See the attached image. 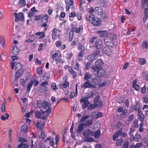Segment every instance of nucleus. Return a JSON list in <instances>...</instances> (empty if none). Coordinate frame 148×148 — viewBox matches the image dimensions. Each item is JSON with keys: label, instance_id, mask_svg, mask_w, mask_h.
I'll return each instance as SVG.
<instances>
[{"label": "nucleus", "instance_id": "nucleus-1", "mask_svg": "<svg viewBox=\"0 0 148 148\" xmlns=\"http://www.w3.org/2000/svg\"><path fill=\"white\" fill-rule=\"evenodd\" d=\"M38 107L40 109L39 111H38V118L43 120L47 119V117L51 113V104L48 102L44 101H38Z\"/></svg>", "mask_w": 148, "mask_h": 148}, {"label": "nucleus", "instance_id": "nucleus-2", "mask_svg": "<svg viewBox=\"0 0 148 148\" xmlns=\"http://www.w3.org/2000/svg\"><path fill=\"white\" fill-rule=\"evenodd\" d=\"M86 17L87 21L94 26H99L101 25L100 19L98 18H95L93 14H89L88 15L87 14Z\"/></svg>", "mask_w": 148, "mask_h": 148}, {"label": "nucleus", "instance_id": "nucleus-3", "mask_svg": "<svg viewBox=\"0 0 148 148\" xmlns=\"http://www.w3.org/2000/svg\"><path fill=\"white\" fill-rule=\"evenodd\" d=\"M91 69L92 70V72L95 75H97V76L103 77L106 74V71L104 69L102 68L101 69L97 68L94 67H91Z\"/></svg>", "mask_w": 148, "mask_h": 148}, {"label": "nucleus", "instance_id": "nucleus-4", "mask_svg": "<svg viewBox=\"0 0 148 148\" xmlns=\"http://www.w3.org/2000/svg\"><path fill=\"white\" fill-rule=\"evenodd\" d=\"M14 15L15 17L14 21L16 22H18L20 20L23 21L24 19V16L22 12H19L17 13L16 12L14 13Z\"/></svg>", "mask_w": 148, "mask_h": 148}, {"label": "nucleus", "instance_id": "nucleus-5", "mask_svg": "<svg viewBox=\"0 0 148 148\" xmlns=\"http://www.w3.org/2000/svg\"><path fill=\"white\" fill-rule=\"evenodd\" d=\"M99 54V51H97L93 54L89 55L87 58V59L90 62H92L97 59Z\"/></svg>", "mask_w": 148, "mask_h": 148}, {"label": "nucleus", "instance_id": "nucleus-6", "mask_svg": "<svg viewBox=\"0 0 148 148\" xmlns=\"http://www.w3.org/2000/svg\"><path fill=\"white\" fill-rule=\"evenodd\" d=\"M134 105V110L135 111H137L138 114L140 115L141 112V107L140 103L138 101H136Z\"/></svg>", "mask_w": 148, "mask_h": 148}, {"label": "nucleus", "instance_id": "nucleus-7", "mask_svg": "<svg viewBox=\"0 0 148 148\" xmlns=\"http://www.w3.org/2000/svg\"><path fill=\"white\" fill-rule=\"evenodd\" d=\"M63 79H64V81H65L64 84H60L58 86L60 88L62 89H64V88H66L67 87H69V83L67 82L68 80L67 77L66 76L63 78Z\"/></svg>", "mask_w": 148, "mask_h": 148}, {"label": "nucleus", "instance_id": "nucleus-8", "mask_svg": "<svg viewBox=\"0 0 148 148\" xmlns=\"http://www.w3.org/2000/svg\"><path fill=\"white\" fill-rule=\"evenodd\" d=\"M99 96H97L94 100V103L97 106L99 107H100L102 106L103 105V103L102 100L100 99Z\"/></svg>", "mask_w": 148, "mask_h": 148}, {"label": "nucleus", "instance_id": "nucleus-9", "mask_svg": "<svg viewBox=\"0 0 148 148\" xmlns=\"http://www.w3.org/2000/svg\"><path fill=\"white\" fill-rule=\"evenodd\" d=\"M103 62L101 59L97 60L95 62V66H93L92 67H94L97 68L101 69L102 68V66L103 64Z\"/></svg>", "mask_w": 148, "mask_h": 148}, {"label": "nucleus", "instance_id": "nucleus-10", "mask_svg": "<svg viewBox=\"0 0 148 148\" xmlns=\"http://www.w3.org/2000/svg\"><path fill=\"white\" fill-rule=\"evenodd\" d=\"M83 88H96L95 85L92 84L91 82H89V81H86L84 83L82 86Z\"/></svg>", "mask_w": 148, "mask_h": 148}, {"label": "nucleus", "instance_id": "nucleus-11", "mask_svg": "<svg viewBox=\"0 0 148 148\" xmlns=\"http://www.w3.org/2000/svg\"><path fill=\"white\" fill-rule=\"evenodd\" d=\"M104 41L107 46L109 47H112L113 46V42L110 39L108 38V36L105 38Z\"/></svg>", "mask_w": 148, "mask_h": 148}, {"label": "nucleus", "instance_id": "nucleus-12", "mask_svg": "<svg viewBox=\"0 0 148 148\" xmlns=\"http://www.w3.org/2000/svg\"><path fill=\"white\" fill-rule=\"evenodd\" d=\"M95 45L97 49H100L102 47V41L100 39L97 40L95 42Z\"/></svg>", "mask_w": 148, "mask_h": 148}, {"label": "nucleus", "instance_id": "nucleus-13", "mask_svg": "<svg viewBox=\"0 0 148 148\" xmlns=\"http://www.w3.org/2000/svg\"><path fill=\"white\" fill-rule=\"evenodd\" d=\"M101 80V78L98 76H96L93 78L92 80L93 83L95 85H99L100 84Z\"/></svg>", "mask_w": 148, "mask_h": 148}, {"label": "nucleus", "instance_id": "nucleus-14", "mask_svg": "<svg viewBox=\"0 0 148 148\" xmlns=\"http://www.w3.org/2000/svg\"><path fill=\"white\" fill-rule=\"evenodd\" d=\"M65 2L66 5V9L68 10L70 9L71 6L73 5V0H65Z\"/></svg>", "mask_w": 148, "mask_h": 148}, {"label": "nucleus", "instance_id": "nucleus-15", "mask_svg": "<svg viewBox=\"0 0 148 148\" xmlns=\"http://www.w3.org/2000/svg\"><path fill=\"white\" fill-rule=\"evenodd\" d=\"M109 47L107 46V47H105L103 49V52L105 53L108 56H110L112 53V51L109 48Z\"/></svg>", "mask_w": 148, "mask_h": 148}, {"label": "nucleus", "instance_id": "nucleus-16", "mask_svg": "<svg viewBox=\"0 0 148 148\" xmlns=\"http://www.w3.org/2000/svg\"><path fill=\"white\" fill-rule=\"evenodd\" d=\"M85 53V51L84 50H82L79 53L77 57L78 60L79 61L83 60L84 55Z\"/></svg>", "mask_w": 148, "mask_h": 148}, {"label": "nucleus", "instance_id": "nucleus-17", "mask_svg": "<svg viewBox=\"0 0 148 148\" xmlns=\"http://www.w3.org/2000/svg\"><path fill=\"white\" fill-rule=\"evenodd\" d=\"M77 95V84H76L75 87V92L72 91L70 93L69 96L71 99L76 97Z\"/></svg>", "mask_w": 148, "mask_h": 148}, {"label": "nucleus", "instance_id": "nucleus-18", "mask_svg": "<svg viewBox=\"0 0 148 148\" xmlns=\"http://www.w3.org/2000/svg\"><path fill=\"white\" fill-rule=\"evenodd\" d=\"M68 71L73 76V78H75L77 75V73L71 67H68Z\"/></svg>", "mask_w": 148, "mask_h": 148}, {"label": "nucleus", "instance_id": "nucleus-19", "mask_svg": "<svg viewBox=\"0 0 148 148\" xmlns=\"http://www.w3.org/2000/svg\"><path fill=\"white\" fill-rule=\"evenodd\" d=\"M97 33L99 34V36L101 37H105L108 35V33L106 31H98Z\"/></svg>", "mask_w": 148, "mask_h": 148}, {"label": "nucleus", "instance_id": "nucleus-20", "mask_svg": "<svg viewBox=\"0 0 148 148\" xmlns=\"http://www.w3.org/2000/svg\"><path fill=\"white\" fill-rule=\"evenodd\" d=\"M92 132L91 130H84L83 132L84 136L85 137L88 136H92Z\"/></svg>", "mask_w": 148, "mask_h": 148}, {"label": "nucleus", "instance_id": "nucleus-21", "mask_svg": "<svg viewBox=\"0 0 148 148\" xmlns=\"http://www.w3.org/2000/svg\"><path fill=\"white\" fill-rule=\"evenodd\" d=\"M95 11L96 14L99 15H101L103 13V11L101 7H97L95 8Z\"/></svg>", "mask_w": 148, "mask_h": 148}, {"label": "nucleus", "instance_id": "nucleus-22", "mask_svg": "<svg viewBox=\"0 0 148 148\" xmlns=\"http://www.w3.org/2000/svg\"><path fill=\"white\" fill-rule=\"evenodd\" d=\"M92 136H94L96 139H98L100 136L101 131L100 130H98L97 131L92 132Z\"/></svg>", "mask_w": 148, "mask_h": 148}, {"label": "nucleus", "instance_id": "nucleus-23", "mask_svg": "<svg viewBox=\"0 0 148 148\" xmlns=\"http://www.w3.org/2000/svg\"><path fill=\"white\" fill-rule=\"evenodd\" d=\"M19 52V51L15 45H14L12 49V53L13 55L16 56Z\"/></svg>", "mask_w": 148, "mask_h": 148}, {"label": "nucleus", "instance_id": "nucleus-24", "mask_svg": "<svg viewBox=\"0 0 148 148\" xmlns=\"http://www.w3.org/2000/svg\"><path fill=\"white\" fill-rule=\"evenodd\" d=\"M138 80L137 79L134 80L132 83L133 87L135 90H138L140 89V86L139 85L136 84Z\"/></svg>", "mask_w": 148, "mask_h": 148}, {"label": "nucleus", "instance_id": "nucleus-25", "mask_svg": "<svg viewBox=\"0 0 148 148\" xmlns=\"http://www.w3.org/2000/svg\"><path fill=\"white\" fill-rule=\"evenodd\" d=\"M22 68V66L21 64L19 63H17L15 66V69L16 71H21Z\"/></svg>", "mask_w": 148, "mask_h": 148}, {"label": "nucleus", "instance_id": "nucleus-26", "mask_svg": "<svg viewBox=\"0 0 148 148\" xmlns=\"http://www.w3.org/2000/svg\"><path fill=\"white\" fill-rule=\"evenodd\" d=\"M38 36H39V38L40 39H42L45 36V32H38Z\"/></svg>", "mask_w": 148, "mask_h": 148}, {"label": "nucleus", "instance_id": "nucleus-27", "mask_svg": "<svg viewBox=\"0 0 148 148\" xmlns=\"http://www.w3.org/2000/svg\"><path fill=\"white\" fill-rule=\"evenodd\" d=\"M44 120L40 122H38V128L42 130L44 126Z\"/></svg>", "mask_w": 148, "mask_h": 148}, {"label": "nucleus", "instance_id": "nucleus-28", "mask_svg": "<svg viewBox=\"0 0 148 148\" xmlns=\"http://www.w3.org/2000/svg\"><path fill=\"white\" fill-rule=\"evenodd\" d=\"M108 38L110 39L113 42L114 40H115L117 38V35L116 34H109L108 36Z\"/></svg>", "mask_w": 148, "mask_h": 148}, {"label": "nucleus", "instance_id": "nucleus-29", "mask_svg": "<svg viewBox=\"0 0 148 148\" xmlns=\"http://www.w3.org/2000/svg\"><path fill=\"white\" fill-rule=\"evenodd\" d=\"M92 77L91 75L89 73H86L84 76V79L86 81H88V80Z\"/></svg>", "mask_w": 148, "mask_h": 148}, {"label": "nucleus", "instance_id": "nucleus-30", "mask_svg": "<svg viewBox=\"0 0 148 148\" xmlns=\"http://www.w3.org/2000/svg\"><path fill=\"white\" fill-rule=\"evenodd\" d=\"M134 131V130H130V132L129 133L130 135H131L130 138V140L132 142L135 141L136 140L135 137L133 136V135Z\"/></svg>", "mask_w": 148, "mask_h": 148}, {"label": "nucleus", "instance_id": "nucleus-31", "mask_svg": "<svg viewBox=\"0 0 148 148\" xmlns=\"http://www.w3.org/2000/svg\"><path fill=\"white\" fill-rule=\"evenodd\" d=\"M34 82L33 81H31L27 85V92H29L31 89V88L32 86V85L33 84Z\"/></svg>", "mask_w": 148, "mask_h": 148}, {"label": "nucleus", "instance_id": "nucleus-32", "mask_svg": "<svg viewBox=\"0 0 148 148\" xmlns=\"http://www.w3.org/2000/svg\"><path fill=\"white\" fill-rule=\"evenodd\" d=\"M94 139L92 137H85L84 139V140L85 142H90L94 141Z\"/></svg>", "mask_w": 148, "mask_h": 148}, {"label": "nucleus", "instance_id": "nucleus-33", "mask_svg": "<svg viewBox=\"0 0 148 148\" xmlns=\"http://www.w3.org/2000/svg\"><path fill=\"white\" fill-rule=\"evenodd\" d=\"M0 43L2 47L4 48L5 46V41L4 38L2 36H0Z\"/></svg>", "mask_w": 148, "mask_h": 148}, {"label": "nucleus", "instance_id": "nucleus-34", "mask_svg": "<svg viewBox=\"0 0 148 148\" xmlns=\"http://www.w3.org/2000/svg\"><path fill=\"white\" fill-rule=\"evenodd\" d=\"M142 47L143 49H147L148 47V43L147 40H145L143 42Z\"/></svg>", "mask_w": 148, "mask_h": 148}, {"label": "nucleus", "instance_id": "nucleus-35", "mask_svg": "<svg viewBox=\"0 0 148 148\" xmlns=\"http://www.w3.org/2000/svg\"><path fill=\"white\" fill-rule=\"evenodd\" d=\"M48 18V16L47 14H45L44 16L42 19V23H47Z\"/></svg>", "mask_w": 148, "mask_h": 148}, {"label": "nucleus", "instance_id": "nucleus-36", "mask_svg": "<svg viewBox=\"0 0 148 148\" xmlns=\"http://www.w3.org/2000/svg\"><path fill=\"white\" fill-rule=\"evenodd\" d=\"M141 2L142 3V7H144L148 5V0H141Z\"/></svg>", "mask_w": 148, "mask_h": 148}, {"label": "nucleus", "instance_id": "nucleus-37", "mask_svg": "<svg viewBox=\"0 0 148 148\" xmlns=\"http://www.w3.org/2000/svg\"><path fill=\"white\" fill-rule=\"evenodd\" d=\"M139 62L140 65H143L146 62V60L144 58H139Z\"/></svg>", "mask_w": 148, "mask_h": 148}, {"label": "nucleus", "instance_id": "nucleus-38", "mask_svg": "<svg viewBox=\"0 0 148 148\" xmlns=\"http://www.w3.org/2000/svg\"><path fill=\"white\" fill-rule=\"evenodd\" d=\"M92 121L91 120L89 119L85 121L84 123L85 127L88 126L92 124Z\"/></svg>", "mask_w": 148, "mask_h": 148}, {"label": "nucleus", "instance_id": "nucleus-39", "mask_svg": "<svg viewBox=\"0 0 148 148\" xmlns=\"http://www.w3.org/2000/svg\"><path fill=\"white\" fill-rule=\"evenodd\" d=\"M51 86L52 89L53 90H56L58 89V88L56 86V84L55 83H51Z\"/></svg>", "mask_w": 148, "mask_h": 148}, {"label": "nucleus", "instance_id": "nucleus-40", "mask_svg": "<svg viewBox=\"0 0 148 148\" xmlns=\"http://www.w3.org/2000/svg\"><path fill=\"white\" fill-rule=\"evenodd\" d=\"M26 0H19V3L23 7H24L26 4Z\"/></svg>", "mask_w": 148, "mask_h": 148}, {"label": "nucleus", "instance_id": "nucleus-41", "mask_svg": "<svg viewBox=\"0 0 148 148\" xmlns=\"http://www.w3.org/2000/svg\"><path fill=\"white\" fill-rule=\"evenodd\" d=\"M119 130L116 132L115 134L113 135V140L114 141H115L116 139L118 138L119 136H120V134H119Z\"/></svg>", "mask_w": 148, "mask_h": 148}, {"label": "nucleus", "instance_id": "nucleus-42", "mask_svg": "<svg viewBox=\"0 0 148 148\" xmlns=\"http://www.w3.org/2000/svg\"><path fill=\"white\" fill-rule=\"evenodd\" d=\"M97 107V106L94 103V104H90L88 107V109L89 110H92L95 109Z\"/></svg>", "mask_w": 148, "mask_h": 148}, {"label": "nucleus", "instance_id": "nucleus-43", "mask_svg": "<svg viewBox=\"0 0 148 148\" xmlns=\"http://www.w3.org/2000/svg\"><path fill=\"white\" fill-rule=\"evenodd\" d=\"M5 115L6 116V117L4 115H2L1 117V119L3 121H5L6 119H8L9 115L8 113H5Z\"/></svg>", "mask_w": 148, "mask_h": 148}, {"label": "nucleus", "instance_id": "nucleus-44", "mask_svg": "<svg viewBox=\"0 0 148 148\" xmlns=\"http://www.w3.org/2000/svg\"><path fill=\"white\" fill-rule=\"evenodd\" d=\"M143 145L142 143H137L136 145H132V146H133L134 148H139L140 147Z\"/></svg>", "mask_w": 148, "mask_h": 148}, {"label": "nucleus", "instance_id": "nucleus-45", "mask_svg": "<svg viewBox=\"0 0 148 148\" xmlns=\"http://www.w3.org/2000/svg\"><path fill=\"white\" fill-rule=\"evenodd\" d=\"M123 143V140L121 139L117 140L116 141V145L117 146L121 145Z\"/></svg>", "mask_w": 148, "mask_h": 148}, {"label": "nucleus", "instance_id": "nucleus-46", "mask_svg": "<svg viewBox=\"0 0 148 148\" xmlns=\"http://www.w3.org/2000/svg\"><path fill=\"white\" fill-rule=\"evenodd\" d=\"M83 30V26L81 25H80L79 27L76 28V33H79L81 32H82Z\"/></svg>", "mask_w": 148, "mask_h": 148}, {"label": "nucleus", "instance_id": "nucleus-47", "mask_svg": "<svg viewBox=\"0 0 148 148\" xmlns=\"http://www.w3.org/2000/svg\"><path fill=\"white\" fill-rule=\"evenodd\" d=\"M42 73V69L41 67H38V74L39 75H41Z\"/></svg>", "mask_w": 148, "mask_h": 148}, {"label": "nucleus", "instance_id": "nucleus-48", "mask_svg": "<svg viewBox=\"0 0 148 148\" xmlns=\"http://www.w3.org/2000/svg\"><path fill=\"white\" fill-rule=\"evenodd\" d=\"M135 141L138 142L141 139V137L139 134H136L135 135Z\"/></svg>", "mask_w": 148, "mask_h": 148}, {"label": "nucleus", "instance_id": "nucleus-49", "mask_svg": "<svg viewBox=\"0 0 148 148\" xmlns=\"http://www.w3.org/2000/svg\"><path fill=\"white\" fill-rule=\"evenodd\" d=\"M124 100V97L122 96L120 97L118 99L117 101L118 102L120 103H122Z\"/></svg>", "mask_w": 148, "mask_h": 148}, {"label": "nucleus", "instance_id": "nucleus-50", "mask_svg": "<svg viewBox=\"0 0 148 148\" xmlns=\"http://www.w3.org/2000/svg\"><path fill=\"white\" fill-rule=\"evenodd\" d=\"M73 38V34H71L70 33L69 34V41L70 42H71Z\"/></svg>", "mask_w": 148, "mask_h": 148}, {"label": "nucleus", "instance_id": "nucleus-51", "mask_svg": "<svg viewBox=\"0 0 148 148\" xmlns=\"http://www.w3.org/2000/svg\"><path fill=\"white\" fill-rule=\"evenodd\" d=\"M84 127H85L84 123H82L79 125L77 130H83Z\"/></svg>", "mask_w": 148, "mask_h": 148}, {"label": "nucleus", "instance_id": "nucleus-52", "mask_svg": "<svg viewBox=\"0 0 148 148\" xmlns=\"http://www.w3.org/2000/svg\"><path fill=\"white\" fill-rule=\"evenodd\" d=\"M89 117V116L84 115L83 116L80 120V121L81 122L84 121L86 119H88Z\"/></svg>", "mask_w": 148, "mask_h": 148}, {"label": "nucleus", "instance_id": "nucleus-53", "mask_svg": "<svg viewBox=\"0 0 148 148\" xmlns=\"http://www.w3.org/2000/svg\"><path fill=\"white\" fill-rule=\"evenodd\" d=\"M122 125V123L121 122L118 123L116 125V127L117 129H120V130H122L121 127Z\"/></svg>", "mask_w": 148, "mask_h": 148}, {"label": "nucleus", "instance_id": "nucleus-54", "mask_svg": "<svg viewBox=\"0 0 148 148\" xmlns=\"http://www.w3.org/2000/svg\"><path fill=\"white\" fill-rule=\"evenodd\" d=\"M80 69L81 68L79 64L78 63H77L76 64L75 67L74 68V69L78 71L80 70Z\"/></svg>", "mask_w": 148, "mask_h": 148}, {"label": "nucleus", "instance_id": "nucleus-55", "mask_svg": "<svg viewBox=\"0 0 148 148\" xmlns=\"http://www.w3.org/2000/svg\"><path fill=\"white\" fill-rule=\"evenodd\" d=\"M88 98L86 97L84 98H82L80 101L81 102L85 103L89 102L88 100Z\"/></svg>", "mask_w": 148, "mask_h": 148}, {"label": "nucleus", "instance_id": "nucleus-56", "mask_svg": "<svg viewBox=\"0 0 148 148\" xmlns=\"http://www.w3.org/2000/svg\"><path fill=\"white\" fill-rule=\"evenodd\" d=\"M60 136L59 134L57 135L55 137V140L56 142L55 144L56 145H57L58 144V142L60 139Z\"/></svg>", "mask_w": 148, "mask_h": 148}, {"label": "nucleus", "instance_id": "nucleus-57", "mask_svg": "<svg viewBox=\"0 0 148 148\" xmlns=\"http://www.w3.org/2000/svg\"><path fill=\"white\" fill-rule=\"evenodd\" d=\"M39 137L42 139H43L45 138V135L44 132H41V134L39 136Z\"/></svg>", "mask_w": 148, "mask_h": 148}, {"label": "nucleus", "instance_id": "nucleus-58", "mask_svg": "<svg viewBox=\"0 0 148 148\" xmlns=\"http://www.w3.org/2000/svg\"><path fill=\"white\" fill-rule=\"evenodd\" d=\"M84 103V104L83 105L82 108H83L84 109L86 108L90 103V102H85Z\"/></svg>", "mask_w": 148, "mask_h": 148}, {"label": "nucleus", "instance_id": "nucleus-59", "mask_svg": "<svg viewBox=\"0 0 148 148\" xmlns=\"http://www.w3.org/2000/svg\"><path fill=\"white\" fill-rule=\"evenodd\" d=\"M73 54L72 52L68 53L66 54V58L70 59L73 56Z\"/></svg>", "mask_w": 148, "mask_h": 148}, {"label": "nucleus", "instance_id": "nucleus-60", "mask_svg": "<svg viewBox=\"0 0 148 148\" xmlns=\"http://www.w3.org/2000/svg\"><path fill=\"white\" fill-rule=\"evenodd\" d=\"M93 95L94 94L93 92H90L88 93L86 97L87 98L89 99L93 97Z\"/></svg>", "mask_w": 148, "mask_h": 148}, {"label": "nucleus", "instance_id": "nucleus-61", "mask_svg": "<svg viewBox=\"0 0 148 148\" xmlns=\"http://www.w3.org/2000/svg\"><path fill=\"white\" fill-rule=\"evenodd\" d=\"M20 82L22 86H24L25 84L26 81L23 78H21L20 80Z\"/></svg>", "mask_w": 148, "mask_h": 148}, {"label": "nucleus", "instance_id": "nucleus-62", "mask_svg": "<svg viewBox=\"0 0 148 148\" xmlns=\"http://www.w3.org/2000/svg\"><path fill=\"white\" fill-rule=\"evenodd\" d=\"M20 75V73L18 71H17L15 73V75L14 78L15 80H16L18 79Z\"/></svg>", "mask_w": 148, "mask_h": 148}, {"label": "nucleus", "instance_id": "nucleus-63", "mask_svg": "<svg viewBox=\"0 0 148 148\" xmlns=\"http://www.w3.org/2000/svg\"><path fill=\"white\" fill-rule=\"evenodd\" d=\"M119 131L120 136L124 137H125L127 136V134L125 132H123L121 130H119Z\"/></svg>", "mask_w": 148, "mask_h": 148}, {"label": "nucleus", "instance_id": "nucleus-64", "mask_svg": "<svg viewBox=\"0 0 148 148\" xmlns=\"http://www.w3.org/2000/svg\"><path fill=\"white\" fill-rule=\"evenodd\" d=\"M129 146V143L127 141H125L124 143L123 146V148H127Z\"/></svg>", "mask_w": 148, "mask_h": 148}]
</instances>
